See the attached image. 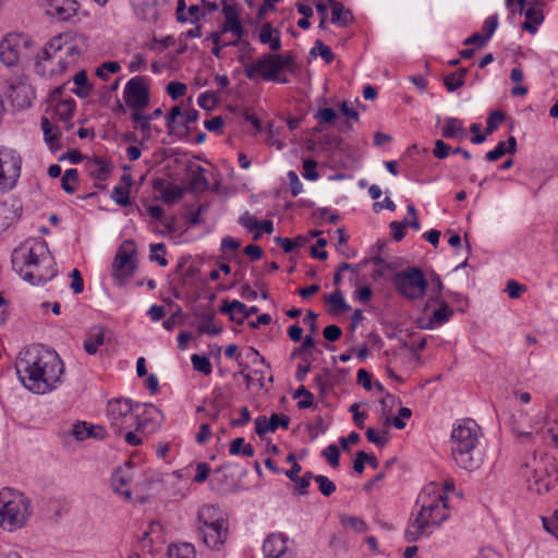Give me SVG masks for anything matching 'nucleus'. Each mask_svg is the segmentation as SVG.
<instances>
[{
	"label": "nucleus",
	"instance_id": "obj_18",
	"mask_svg": "<svg viewBox=\"0 0 558 558\" xmlns=\"http://www.w3.org/2000/svg\"><path fill=\"white\" fill-rule=\"evenodd\" d=\"M199 534L202 535V539L207 547L217 548L218 546L222 545L227 538V522H220L213 526L201 525Z\"/></svg>",
	"mask_w": 558,
	"mask_h": 558
},
{
	"label": "nucleus",
	"instance_id": "obj_49",
	"mask_svg": "<svg viewBox=\"0 0 558 558\" xmlns=\"http://www.w3.org/2000/svg\"><path fill=\"white\" fill-rule=\"evenodd\" d=\"M337 117V112L332 108H320L314 114V118L318 121L319 124H331L335 122Z\"/></svg>",
	"mask_w": 558,
	"mask_h": 558
},
{
	"label": "nucleus",
	"instance_id": "obj_61",
	"mask_svg": "<svg viewBox=\"0 0 558 558\" xmlns=\"http://www.w3.org/2000/svg\"><path fill=\"white\" fill-rule=\"evenodd\" d=\"M239 223L250 231H254L257 229L259 221L251 215L248 211H245L240 218Z\"/></svg>",
	"mask_w": 558,
	"mask_h": 558
},
{
	"label": "nucleus",
	"instance_id": "obj_47",
	"mask_svg": "<svg viewBox=\"0 0 558 558\" xmlns=\"http://www.w3.org/2000/svg\"><path fill=\"white\" fill-rule=\"evenodd\" d=\"M315 482L318 484V489L322 495L329 497L336 492V485L325 475L315 476Z\"/></svg>",
	"mask_w": 558,
	"mask_h": 558
},
{
	"label": "nucleus",
	"instance_id": "obj_40",
	"mask_svg": "<svg viewBox=\"0 0 558 558\" xmlns=\"http://www.w3.org/2000/svg\"><path fill=\"white\" fill-rule=\"evenodd\" d=\"M442 290H444V284L439 278V276L436 275L433 278L432 294L428 298V301L426 302V304L423 308L424 313H427V311L432 306V302H440V299H442L441 298Z\"/></svg>",
	"mask_w": 558,
	"mask_h": 558
},
{
	"label": "nucleus",
	"instance_id": "obj_59",
	"mask_svg": "<svg viewBox=\"0 0 558 558\" xmlns=\"http://www.w3.org/2000/svg\"><path fill=\"white\" fill-rule=\"evenodd\" d=\"M88 424L86 422H77L72 427V435L76 440H84L88 438Z\"/></svg>",
	"mask_w": 558,
	"mask_h": 558
},
{
	"label": "nucleus",
	"instance_id": "obj_55",
	"mask_svg": "<svg viewBox=\"0 0 558 558\" xmlns=\"http://www.w3.org/2000/svg\"><path fill=\"white\" fill-rule=\"evenodd\" d=\"M167 93L168 95L173 99H178L182 96L185 95L186 93V85L184 83H181V82H170L168 85H167Z\"/></svg>",
	"mask_w": 558,
	"mask_h": 558
},
{
	"label": "nucleus",
	"instance_id": "obj_32",
	"mask_svg": "<svg viewBox=\"0 0 558 558\" xmlns=\"http://www.w3.org/2000/svg\"><path fill=\"white\" fill-rule=\"evenodd\" d=\"M466 135V131L463 128V122L457 118H448L445 120L442 128V136L445 138H463Z\"/></svg>",
	"mask_w": 558,
	"mask_h": 558
},
{
	"label": "nucleus",
	"instance_id": "obj_38",
	"mask_svg": "<svg viewBox=\"0 0 558 558\" xmlns=\"http://www.w3.org/2000/svg\"><path fill=\"white\" fill-rule=\"evenodd\" d=\"M310 54L312 57L320 56L327 64L335 60V53L319 39L315 41V46L311 49Z\"/></svg>",
	"mask_w": 558,
	"mask_h": 558
},
{
	"label": "nucleus",
	"instance_id": "obj_43",
	"mask_svg": "<svg viewBox=\"0 0 558 558\" xmlns=\"http://www.w3.org/2000/svg\"><path fill=\"white\" fill-rule=\"evenodd\" d=\"M340 522L344 527H350L357 533L366 531V523L357 517L342 514Z\"/></svg>",
	"mask_w": 558,
	"mask_h": 558
},
{
	"label": "nucleus",
	"instance_id": "obj_36",
	"mask_svg": "<svg viewBox=\"0 0 558 558\" xmlns=\"http://www.w3.org/2000/svg\"><path fill=\"white\" fill-rule=\"evenodd\" d=\"M167 558H195V550L191 544L170 545Z\"/></svg>",
	"mask_w": 558,
	"mask_h": 558
},
{
	"label": "nucleus",
	"instance_id": "obj_3",
	"mask_svg": "<svg viewBox=\"0 0 558 558\" xmlns=\"http://www.w3.org/2000/svg\"><path fill=\"white\" fill-rule=\"evenodd\" d=\"M481 428L475 421L459 422L451 433V453L456 463L466 471L478 470L484 463V453L477 447Z\"/></svg>",
	"mask_w": 558,
	"mask_h": 558
},
{
	"label": "nucleus",
	"instance_id": "obj_50",
	"mask_svg": "<svg viewBox=\"0 0 558 558\" xmlns=\"http://www.w3.org/2000/svg\"><path fill=\"white\" fill-rule=\"evenodd\" d=\"M78 173L76 169H68L61 178V186L66 193H74L75 189L70 182H76Z\"/></svg>",
	"mask_w": 558,
	"mask_h": 558
},
{
	"label": "nucleus",
	"instance_id": "obj_12",
	"mask_svg": "<svg viewBox=\"0 0 558 558\" xmlns=\"http://www.w3.org/2000/svg\"><path fill=\"white\" fill-rule=\"evenodd\" d=\"M28 45V38L22 34H8L0 41V61L8 68L17 65L20 57Z\"/></svg>",
	"mask_w": 558,
	"mask_h": 558
},
{
	"label": "nucleus",
	"instance_id": "obj_28",
	"mask_svg": "<svg viewBox=\"0 0 558 558\" xmlns=\"http://www.w3.org/2000/svg\"><path fill=\"white\" fill-rule=\"evenodd\" d=\"M105 342V328L101 326L92 327L87 333V338L84 341L85 351L93 355L97 352L99 345Z\"/></svg>",
	"mask_w": 558,
	"mask_h": 558
},
{
	"label": "nucleus",
	"instance_id": "obj_29",
	"mask_svg": "<svg viewBox=\"0 0 558 558\" xmlns=\"http://www.w3.org/2000/svg\"><path fill=\"white\" fill-rule=\"evenodd\" d=\"M9 97L13 102H16L19 107L31 106V98L28 95L32 94V92L28 85L22 83L17 85L11 84L9 86Z\"/></svg>",
	"mask_w": 558,
	"mask_h": 558
},
{
	"label": "nucleus",
	"instance_id": "obj_11",
	"mask_svg": "<svg viewBox=\"0 0 558 558\" xmlns=\"http://www.w3.org/2000/svg\"><path fill=\"white\" fill-rule=\"evenodd\" d=\"M125 105L134 111H141L149 105V88L144 76L131 78L124 88Z\"/></svg>",
	"mask_w": 558,
	"mask_h": 558
},
{
	"label": "nucleus",
	"instance_id": "obj_58",
	"mask_svg": "<svg viewBox=\"0 0 558 558\" xmlns=\"http://www.w3.org/2000/svg\"><path fill=\"white\" fill-rule=\"evenodd\" d=\"M452 150L453 149H451L450 145L445 143L442 140H437L435 142L433 154L438 159H445L450 153H452Z\"/></svg>",
	"mask_w": 558,
	"mask_h": 558
},
{
	"label": "nucleus",
	"instance_id": "obj_22",
	"mask_svg": "<svg viewBox=\"0 0 558 558\" xmlns=\"http://www.w3.org/2000/svg\"><path fill=\"white\" fill-rule=\"evenodd\" d=\"M154 190L161 194V198L168 205H173L183 196V189L175 184H165L162 179H156L153 183Z\"/></svg>",
	"mask_w": 558,
	"mask_h": 558
},
{
	"label": "nucleus",
	"instance_id": "obj_63",
	"mask_svg": "<svg viewBox=\"0 0 558 558\" xmlns=\"http://www.w3.org/2000/svg\"><path fill=\"white\" fill-rule=\"evenodd\" d=\"M323 335L326 340L333 342L341 337L342 330L337 325H328L324 328Z\"/></svg>",
	"mask_w": 558,
	"mask_h": 558
},
{
	"label": "nucleus",
	"instance_id": "obj_53",
	"mask_svg": "<svg viewBox=\"0 0 558 558\" xmlns=\"http://www.w3.org/2000/svg\"><path fill=\"white\" fill-rule=\"evenodd\" d=\"M197 104L201 108L210 111L216 107L217 99L213 92H205L198 96Z\"/></svg>",
	"mask_w": 558,
	"mask_h": 558
},
{
	"label": "nucleus",
	"instance_id": "obj_6",
	"mask_svg": "<svg viewBox=\"0 0 558 558\" xmlns=\"http://www.w3.org/2000/svg\"><path fill=\"white\" fill-rule=\"evenodd\" d=\"M107 417L111 430L117 436H121L125 429L141 430L145 426V422L134 414L133 404L129 399L110 400L107 404Z\"/></svg>",
	"mask_w": 558,
	"mask_h": 558
},
{
	"label": "nucleus",
	"instance_id": "obj_4",
	"mask_svg": "<svg viewBox=\"0 0 558 558\" xmlns=\"http://www.w3.org/2000/svg\"><path fill=\"white\" fill-rule=\"evenodd\" d=\"M418 501L422 502L421 510L404 531V538L409 543L416 542L423 535H429L430 527L439 526L449 517L448 497L444 493H438L428 502L425 495H421Z\"/></svg>",
	"mask_w": 558,
	"mask_h": 558
},
{
	"label": "nucleus",
	"instance_id": "obj_2",
	"mask_svg": "<svg viewBox=\"0 0 558 558\" xmlns=\"http://www.w3.org/2000/svg\"><path fill=\"white\" fill-rule=\"evenodd\" d=\"M13 268L32 286H41L57 275L48 244L43 239L34 240L31 246L22 245L13 251Z\"/></svg>",
	"mask_w": 558,
	"mask_h": 558
},
{
	"label": "nucleus",
	"instance_id": "obj_34",
	"mask_svg": "<svg viewBox=\"0 0 558 558\" xmlns=\"http://www.w3.org/2000/svg\"><path fill=\"white\" fill-rule=\"evenodd\" d=\"M325 301L329 304V312L332 314L345 313L350 310V305L344 301L340 290L326 295Z\"/></svg>",
	"mask_w": 558,
	"mask_h": 558
},
{
	"label": "nucleus",
	"instance_id": "obj_24",
	"mask_svg": "<svg viewBox=\"0 0 558 558\" xmlns=\"http://www.w3.org/2000/svg\"><path fill=\"white\" fill-rule=\"evenodd\" d=\"M258 39L262 44L269 45L272 52H278L281 49L280 32L274 28L269 22L260 26Z\"/></svg>",
	"mask_w": 558,
	"mask_h": 558
},
{
	"label": "nucleus",
	"instance_id": "obj_20",
	"mask_svg": "<svg viewBox=\"0 0 558 558\" xmlns=\"http://www.w3.org/2000/svg\"><path fill=\"white\" fill-rule=\"evenodd\" d=\"M135 267V263L131 255L121 247L114 257L112 276L117 279L123 280L133 275Z\"/></svg>",
	"mask_w": 558,
	"mask_h": 558
},
{
	"label": "nucleus",
	"instance_id": "obj_57",
	"mask_svg": "<svg viewBox=\"0 0 558 558\" xmlns=\"http://www.w3.org/2000/svg\"><path fill=\"white\" fill-rule=\"evenodd\" d=\"M255 433L263 437L267 433H272V429H270V420L266 416L262 415L255 418Z\"/></svg>",
	"mask_w": 558,
	"mask_h": 558
},
{
	"label": "nucleus",
	"instance_id": "obj_13",
	"mask_svg": "<svg viewBox=\"0 0 558 558\" xmlns=\"http://www.w3.org/2000/svg\"><path fill=\"white\" fill-rule=\"evenodd\" d=\"M68 39H71L70 34H59L52 37L43 48L41 53L37 56L36 65L39 66L41 60L52 61L57 59L60 72L65 71L69 65V61L59 57L58 53L63 51L64 46L68 44Z\"/></svg>",
	"mask_w": 558,
	"mask_h": 558
},
{
	"label": "nucleus",
	"instance_id": "obj_16",
	"mask_svg": "<svg viewBox=\"0 0 558 558\" xmlns=\"http://www.w3.org/2000/svg\"><path fill=\"white\" fill-rule=\"evenodd\" d=\"M264 558H294L282 534H270L263 544Z\"/></svg>",
	"mask_w": 558,
	"mask_h": 558
},
{
	"label": "nucleus",
	"instance_id": "obj_37",
	"mask_svg": "<svg viewBox=\"0 0 558 558\" xmlns=\"http://www.w3.org/2000/svg\"><path fill=\"white\" fill-rule=\"evenodd\" d=\"M231 454H243L245 457L254 456V448L251 444H245L244 438L239 437L231 441L230 449Z\"/></svg>",
	"mask_w": 558,
	"mask_h": 558
},
{
	"label": "nucleus",
	"instance_id": "obj_33",
	"mask_svg": "<svg viewBox=\"0 0 558 558\" xmlns=\"http://www.w3.org/2000/svg\"><path fill=\"white\" fill-rule=\"evenodd\" d=\"M205 169L198 166L195 171L192 172L187 190L192 192H205L209 187V181L204 174Z\"/></svg>",
	"mask_w": 558,
	"mask_h": 558
},
{
	"label": "nucleus",
	"instance_id": "obj_60",
	"mask_svg": "<svg viewBox=\"0 0 558 558\" xmlns=\"http://www.w3.org/2000/svg\"><path fill=\"white\" fill-rule=\"evenodd\" d=\"M526 290V287L523 284L518 283L514 280H510L507 283L506 292L508 293L509 298L511 299H518L521 296L522 292Z\"/></svg>",
	"mask_w": 558,
	"mask_h": 558
},
{
	"label": "nucleus",
	"instance_id": "obj_46",
	"mask_svg": "<svg viewBox=\"0 0 558 558\" xmlns=\"http://www.w3.org/2000/svg\"><path fill=\"white\" fill-rule=\"evenodd\" d=\"M277 62L280 65L281 72L283 70H287L291 74L295 73V71H296L295 57L292 52H286L282 54L279 53V59L277 60Z\"/></svg>",
	"mask_w": 558,
	"mask_h": 558
},
{
	"label": "nucleus",
	"instance_id": "obj_21",
	"mask_svg": "<svg viewBox=\"0 0 558 558\" xmlns=\"http://www.w3.org/2000/svg\"><path fill=\"white\" fill-rule=\"evenodd\" d=\"M220 311L222 314L229 315L231 320H235V318L233 316L234 312L242 314L243 317L238 319L236 322H238V324H243L245 318H248L250 316H252L253 314H256L258 312V307L257 306L247 307L244 303L236 301V300H234L232 302H230L228 300H223Z\"/></svg>",
	"mask_w": 558,
	"mask_h": 558
},
{
	"label": "nucleus",
	"instance_id": "obj_8",
	"mask_svg": "<svg viewBox=\"0 0 558 558\" xmlns=\"http://www.w3.org/2000/svg\"><path fill=\"white\" fill-rule=\"evenodd\" d=\"M278 59L279 53L277 52L262 54L257 60L245 65V76L251 81L262 77L267 82L288 84V77L281 75L280 65L277 62Z\"/></svg>",
	"mask_w": 558,
	"mask_h": 558
},
{
	"label": "nucleus",
	"instance_id": "obj_41",
	"mask_svg": "<svg viewBox=\"0 0 558 558\" xmlns=\"http://www.w3.org/2000/svg\"><path fill=\"white\" fill-rule=\"evenodd\" d=\"M191 361L195 371L203 373L204 375L211 374V363L206 355L193 354Z\"/></svg>",
	"mask_w": 558,
	"mask_h": 558
},
{
	"label": "nucleus",
	"instance_id": "obj_30",
	"mask_svg": "<svg viewBox=\"0 0 558 558\" xmlns=\"http://www.w3.org/2000/svg\"><path fill=\"white\" fill-rule=\"evenodd\" d=\"M198 520L201 525H215L220 522H226V520L221 517V511L219 507L214 505H207L201 508L198 511Z\"/></svg>",
	"mask_w": 558,
	"mask_h": 558
},
{
	"label": "nucleus",
	"instance_id": "obj_5",
	"mask_svg": "<svg viewBox=\"0 0 558 558\" xmlns=\"http://www.w3.org/2000/svg\"><path fill=\"white\" fill-rule=\"evenodd\" d=\"M28 499L21 493L10 488L0 492V524L4 530L15 531L26 524Z\"/></svg>",
	"mask_w": 558,
	"mask_h": 558
},
{
	"label": "nucleus",
	"instance_id": "obj_56",
	"mask_svg": "<svg viewBox=\"0 0 558 558\" xmlns=\"http://www.w3.org/2000/svg\"><path fill=\"white\" fill-rule=\"evenodd\" d=\"M270 420V429H272V433L276 432L278 427H282L283 429H288L290 425V418L289 416L284 414H277L274 413L269 417Z\"/></svg>",
	"mask_w": 558,
	"mask_h": 558
},
{
	"label": "nucleus",
	"instance_id": "obj_10",
	"mask_svg": "<svg viewBox=\"0 0 558 558\" xmlns=\"http://www.w3.org/2000/svg\"><path fill=\"white\" fill-rule=\"evenodd\" d=\"M21 157L11 148L0 146V190L12 187L21 172Z\"/></svg>",
	"mask_w": 558,
	"mask_h": 558
},
{
	"label": "nucleus",
	"instance_id": "obj_31",
	"mask_svg": "<svg viewBox=\"0 0 558 558\" xmlns=\"http://www.w3.org/2000/svg\"><path fill=\"white\" fill-rule=\"evenodd\" d=\"M331 23L339 27H347L354 21V16L342 3H335L331 8Z\"/></svg>",
	"mask_w": 558,
	"mask_h": 558
},
{
	"label": "nucleus",
	"instance_id": "obj_42",
	"mask_svg": "<svg viewBox=\"0 0 558 558\" xmlns=\"http://www.w3.org/2000/svg\"><path fill=\"white\" fill-rule=\"evenodd\" d=\"M301 397H302V400H300L298 402L299 409H308L313 405L314 395L310 390H307L304 386H300L293 393L294 399H298Z\"/></svg>",
	"mask_w": 558,
	"mask_h": 558
},
{
	"label": "nucleus",
	"instance_id": "obj_52",
	"mask_svg": "<svg viewBox=\"0 0 558 558\" xmlns=\"http://www.w3.org/2000/svg\"><path fill=\"white\" fill-rule=\"evenodd\" d=\"M322 454L332 468H337L339 465L340 452L335 444L327 446L326 449L323 450Z\"/></svg>",
	"mask_w": 558,
	"mask_h": 558
},
{
	"label": "nucleus",
	"instance_id": "obj_17",
	"mask_svg": "<svg viewBox=\"0 0 558 558\" xmlns=\"http://www.w3.org/2000/svg\"><path fill=\"white\" fill-rule=\"evenodd\" d=\"M78 7L76 0H49L46 12L60 22H66L76 15Z\"/></svg>",
	"mask_w": 558,
	"mask_h": 558
},
{
	"label": "nucleus",
	"instance_id": "obj_51",
	"mask_svg": "<svg viewBox=\"0 0 558 558\" xmlns=\"http://www.w3.org/2000/svg\"><path fill=\"white\" fill-rule=\"evenodd\" d=\"M506 119V116L500 110H495L490 112L486 122V134H492L498 128V125Z\"/></svg>",
	"mask_w": 558,
	"mask_h": 558
},
{
	"label": "nucleus",
	"instance_id": "obj_62",
	"mask_svg": "<svg viewBox=\"0 0 558 558\" xmlns=\"http://www.w3.org/2000/svg\"><path fill=\"white\" fill-rule=\"evenodd\" d=\"M288 179L292 196H298L303 191V185L298 174L294 171H289Z\"/></svg>",
	"mask_w": 558,
	"mask_h": 558
},
{
	"label": "nucleus",
	"instance_id": "obj_39",
	"mask_svg": "<svg viewBox=\"0 0 558 558\" xmlns=\"http://www.w3.org/2000/svg\"><path fill=\"white\" fill-rule=\"evenodd\" d=\"M73 81L78 86L77 88L73 89V93L78 97L88 96V94L92 90V86L88 85L87 75L85 71H80L78 73H76L73 77Z\"/></svg>",
	"mask_w": 558,
	"mask_h": 558
},
{
	"label": "nucleus",
	"instance_id": "obj_48",
	"mask_svg": "<svg viewBox=\"0 0 558 558\" xmlns=\"http://www.w3.org/2000/svg\"><path fill=\"white\" fill-rule=\"evenodd\" d=\"M111 197L117 204H119L121 206L125 207V206L131 205L130 190H128L126 187H123L122 185H118V186L113 187Z\"/></svg>",
	"mask_w": 558,
	"mask_h": 558
},
{
	"label": "nucleus",
	"instance_id": "obj_7",
	"mask_svg": "<svg viewBox=\"0 0 558 558\" xmlns=\"http://www.w3.org/2000/svg\"><path fill=\"white\" fill-rule=\"evenodd\" d=\"M392 283L400 295L411 301L423 299L428 288L423 270L417 267H408L396 272Z\"/></svg>",
	"mask_w": 558,
	"mask_h": 558
},
{
	"label": "nucleus",
	"instance_id": "obj_35",
	"mask_svg": "<svg viewBox=\"0 0 558 558\" xmlns=\"http://www.w3.org/2000/svg\"><path fill=\"white\" fill-rule=\"evenodd\" d=\"M197 317L202 319L198 326L199 333H206L210 336L219 335L222 331L221 327L214 324L215 313L209 311L202 314H197Z\"/></svg>",
	"mask_w": 558,
	"mask_h": 558
},
{
	"label": "nucleus",
	"instance_id": "obj_23",
	"mask_svg": "<svg viewBox=\"0 0 558 558\" xmlns=\"http://www.w3.org/2000/svg\"><path fill=\"white\" fill-rule=\"evenodd\" d=\"M75 109V101L72 98L58 100L53 109V118L64 123V128L70 131L73 124L70 122Z\"/></svg>",
	"mask_w": 558,
	"mask_h": 558
},
{
	"label": "nucleus",
	"instance_id": "obj_25",
	"mask_svg": "<svg viewBox=\"0 0 558 558\" xmlns=\"http://www.w3.org/2000/svg\"><path fill=\"white\" fill-rule=\"evenodd\" d=\"M525 21L522 23L521 28L531 34H535L538 25L544 21V14L542 9L535 4H531L525 10H523Z\"/></svg>",
	"mask_w": 558,
	"mask_h": 558
},
{
	"label": "nucleus",
	"instance_id": "obj_1",
	"mask_svg": "<svg viewBox=\"0 0 558 558\" xmlns=\"http://www.w3.org/2000/svg\"><path fill=\"white\" fill-rule=\"evenodd\" d=\"M15 369L26 389L44 395L61 383L64 364L54 351L33 347L20 352Z\"/></svg>",
	"mask_w": 558,
	"mask_h": 558
},
{
	"label": "nucleus",
	"instance_id": "obj_15",
	"mask_svg": "<svg viewBox=\"0 0 558 558\" xmlns=\"http://www.w3.org/2000/svg\"><path fill=\"white\" fill-rule=\"evenodd\" d=\"M170 0H134L136 15L146 22H156L168 10Z\"/></svg>",
	"mask_w": 558,
	"mask_h": 558
},
{
	"label": "nucleus",
	"instance_id": "obj_9",
	"mask_svg": "<svg viewBox=\"0 0 558 558\" xmlns=\"http://www.w3.org/2000/svg\"><path fill=\"white\" fill-rule=\"evenodd\" d=\"M558 481V473L553 463L543 461L535 466L531 475L526 477L527 488L538 495L546 494L553 489Z\"/></svg>",
	"mask_w": 558,
	"mask_h": 558
},
{
	"label": "nucleus",
	"instance_id": "obj_26",
	"mask_svg": "<svg viewBox=\"0 0 558 558\" xmlns=\"http://www.w3.org/2000/svg\"><path fill=\"white\" fill-rule=\"evenodd\" d=\"M432 304H437L439 307L433 312L425 328L442 325L453 315V310L442 299H440V302H432Z\"/></svg>",
	"mask_w": 558,
	"mask_h": 558
},
{
	"label": "nucleus",
	"instance_id": "obj_45",
	"mask_svg": "<svg viewBox=\"0 0 558 558\" xmlns=\"http://www.w3.org/2000/svg\"><path fill=\"white\" fill-rule=\"evenodd\" d=\"M165 255L166 245L163 243H155L150 245V260L157 262L160 266L165 267L168 265V260L166 259Z\"/></svg>",
	"mask_w": 558,
	"mask_h": 558
},
{
	"label": "nucleus",
	"instance_id": "obj_44",
	"mask_svg": "<svg viewBox=\"0 0 558 558\" xmlns=\"http://www.w3.org/2000/svg\"><path fill=\"white\" fill-rule=\"evenodd\" d=\"M132 121L135 123V129L140 128L143 134L149 135L151 131L150 117L141 113V111H133L131 116Z\"/></svg>",
	"mask_w": 558,
	"mask_h": 558
},
{
	"label": "nucleus",
	"instance_id": "obj_27",
	"mask_svg": "<svg viewBox=\"0 0 558 558\" xmlns=\"http://www.w3.org/2000/svg\"><path fill=\"white\" fill-rule=\"evenodd\" d=\"M87 167L89 174L99 181L107 180L113 168L111 162L101 157H95L94 159L89 160Z\"/></svg>",
	"mask_w": 558,
	"mask_h": 558
},
{
	"label": "nucleus",
	"instance_id": "obj_64",
	"mask_svg": "<svg viewBox=\"0 0 558 558\" xmlns=\"http://www.w3.org/2000/svg\"><path fill=\"white\" fill-rule=\"evenodd\" d=\"M317 163L313 159H306L303 163L304 168V178L307 180H316L318 178V172L315 170Z\"/></svg>",
	"mask_w": 558,
	"mask_h": 558
},
{
	"label": "nucleus",
	"instance_id": "obj_54",
	"mask_svg": "<svg viewBox=\"0 0 558 558\" xmlns=\"http://www.w3.org/2000/svg\"><path fill=\"white\" fill-rule=\"evenodd\" d=\"M120 69L121 66L117 61H108L97 69L96 74L102 80H108V73H117Z\"/></svg>",
	"mask_w": 558,
	"mask_h": 558
},
{
	"label": "nucleus",
	"instance_id": "obj_19",
	"mask_svg": "<svg viewBox=\"0 0 558 558\" xmlns=\"http://www.w3.org/2000/svg\"><path fill=\"white\" fill-rule=\"evenodd\" d=\"M133 478L131 462L125 464V468L117 469L111 476V486L116 493H119L130 500L132 492L128 488Z\"/></svg>",
	"mask_w": 558,
	"mask_h": 558
},
{
	"label": "nucleus",
	"instance_id": "obj_14",
	"mask_svg": "<svg viewBox=\"0 0 558 558\" xmlns=\"http://www.w3.org/2000/svg\"><path fill=\"white\" fill-rule=\"evenodd\" d=\"M222 12L225 15V23L222 24V33H231L232 40L223 41V46H236L243 37L244 29L239 19V11L235 5H231L227 0L222 1Z\"/></svg>",
	"mask_w": 558,
	"mask_h": 558
}]
</instances>
